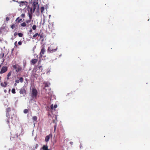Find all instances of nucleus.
<instances>
[{"mask_svg":"<svg viewBox=\"0 0 150 150\" xmlns=\"http://www.w3.org/2000/svg\"><path fill=\"white\" fill-rule=\"evenodd\" d=\"M32 119L33 121H36L37 120V117L36 116H34L33 117Z\"/></svg>","mask_w":150,"mask_h":150,"instance_id":"obj_20","label":"nucleus"},{"mask_svg":"<svg viewBox=\"0 0 150 150\" xmlns=\"http://www.w3.org/2000/svg\"><path fill=\"white\" fill-rule=\"evenodd\" d=\"M35 10H34V9L33 8H30V13L32 14L33 13H34Z\"/></svg>","mask_w":150,"mask_h":150,"instance_id":"obj_21","label":"nucleus"},{"mask_svg":"<svg viewBox=\"0 0 150 150\" xmlns=\"http://www.w3.org/2000/svg\"><path fill=\"white\" fill-rule=\"evenodd\" d=\"M21 25L22 27H24L26 26V24L25 22H24L21 23Z\"/></svg>","mask_w":150,"mask_h":150,"instance_id":"obj_18","label":"nucleus"},{"mask_svg":"<svg viewBox=\"0 0 150 150\" xmlns=\"http://www.w3.org/2000/svg\"><path fill=\"white\" fill-rule=\"evenodd\" d=\"M23 112L24 113H27L28 112V110L27 109H25L23 111Z\"/></svg>","mask_w":150,"mask_h":150,"instance_id":"obj_28","label":"nucleus"},{"mask_svg":"<svg viewBox=\"0 0 150 150\" xmlns=\"http://www.w3.org/2000/svg\"><path fill=\"white\" fill-rule=\"evenodd\" d=\"M7 85V83L6 82H5L4 83H1V85L2 87H5Z\"/></svg>","mask_w":150,"mask_h":150,"instance_id":"obj_15","label":"nucleus"},{"mask_svg":"<svg viewBox=\"0 0 150 150\" xmlns=\"http://www.w3.org/2000/svg\"><path fill=\"white\" fill-rule=\"evenodd\" d=\"M8 70L7 67L6 66H4L2 68L0 72V74H2L6 72Z\"/></svg>","mask_w":150,"mask_h":150,"instance_id":"obj_4","label":"nucleus"},{"mask_svg":"<svg viewBox=\"0 0 150 150\" xmlns=\"http://www.w3.org/2000/svg\"><path fill=\"white\" fill-rule=\"evenodd\" d=\"M18 44L20 45H21L22 44V42L21 41H20L18 42Z\"/></svg>","mask_w":150,"mask_h":150,"instance_id":"obj_38","label":"nucleus"},{"mask_svg":"<svg viewBox=\"0 0 150 150\" xmlns=\"http://www.w3.org/2000/svg\"><path fill=\"white\" fill-rule=\"evenodd\" d=\"M38 68L40 70L39 71L42 72V66H40Z\"/></svg>","mask_w":150,"mask_h":150,"instance_id":"obj_22","label":"nucleus"},{"mask_svg":"<svg viewBox=\"0 0 150 150\" xmlns=\"http://www.w3.org/2000/svg\"><path fill=\"white\" fill-rule=\"evenodd\" d=\"M17 85L16 83L15 82V83H14V85L15 86H16Z\"/></svg>","mask_w":150,"mask_h":150,"instance_id":"obj_47","label":"nucleus"},{"mask_svg":"<svg viewBox=\"0 0 150 150\" xmlns=\"http://www.w3.org/2000/svg\"><path fill=\"white\" fill-rule=\"evenodd\" d=\"M3 62H4V59H3Z\"/></svg>","mask_w":150,"mask_h":150,"instance_id":"obj_50","label":"nucleus"},{"mask_svg":"<svg viewBox=\"0 0 150 150\" xmlns=\"http://www.w3.org/2000/svg\"><path fill=\"white\" fill-rule=\"evenodd\" d=\"M21 17L22 18H24L25 17V14L24 13H22L21 14Z\"/></svg>","mask_w":150,"mask_h":150,"instance_id":"obj_33","label":"nucleus"},{"mask_svg":"<svg viewBox=\"0 0 150 150\" xmlns=\"http://www.w3.org/2000/svg\"><path fill=\"white\" fill-rule=\"evenodd\" d=\"M13 68L15 70H16L18 67L16 65H13Z\"/></svg>","mask_w":150,"mask_h":150,"instance_id":"obj_30","label":"nucleus"},{"mask_svg":"<svg viewBox=\"0 0 150 150\" xmlns=\"http://www.w3.org/2000/svg\"><path fill=\"white\" fill-rule=\"evenodd\" d=\"M9 77H8V76H7V78H6L7 80L9 79Z\"/></svg>","mask_w":150,"mask_h":150,"instance_id":"obj_48","label":"nucleus"},{"mask_svg":"<svg viewBox=\"0 0 150 150\" xmlns=\"http://www.w3.org/2000/svg\"><path fill=\"white\" fill-rule=\"evenodd\" d=\"M39 36H40L41 39L43 38L42 40V41H43V38L44 37V34L43 33H39Z\"/></svg>","mask_w":150,"mask_h":150,"instance_id":"obj_12","label":"nucleus"},{"mask_svg":"<svg viewBox=\"0 0 150 150\" xmlns=\"http://www.w3.org/2000/svg\"><path fill=\"white\" fill-rule=\"evenodd\" d=\"M6 19L7 21H9V18L8 17H6Z\"/></svg>","mask_w":150,"mask_h":150,"instance_id":"obj_42","label":"nucleus"},{"mask_svg":"<svg viewBox=\"0 0 150 150\" xmlns=\"http://www.w3.org/2000/svg\"><path fill=\"white\" fill-rule=\"evenodd\" d=\"M38 92L37 90L35 88H32L31 92V96L33 98H36Z\"/></svg>","mask_w":150,"mask_h":150,"instance_id":"obj_1","label":"nucleus"},{"mask_svg":"<svg viewBox=\"0 0 150 150\" xmlns=\"http://www.w3.org/2000/svg\"><path fill=\"white\" fill-rule=\"evenodd\" d=\"M38 61L37 59H33L31 61V62L33 64H35Z\"/></svg>","mask_w":150,"mask_h":150,"instance_id":"obj_8","label":"nucleus"},{"mask_svg":"<svg viewBox=\"0 0 150 150\" xmlns=\"http://www.w3.org/2000/svg\"><path fill=\"white\" fill-rule=\"evenodd\" d=\"M50 134L49 135L47 136L45 138V141L46 142H47L49 141V139H50Z\"/></svg>","mask_w":150,"mask_h":150,"instance_id":"obj_13","label":"nucleus"},{"mask_svg":"<svg viewBox=\"0 0 150 150\" xmlns=\"http://www.w3.org/2000/svg\"><path fill=\"white\" fill-rule=\"evenodd\" d=\"M15 25L14 24H12L11 26V28H12V29H14L15 28Z\"/></svg>","mask_w":150,"mask_h":150,"instance_id":"obj_36","label":"nucleus"},{"mask_svg":"<svg viewBox=\"0 0 150 150\" xmlns=\"http://www.w3.org/2000/svg\"><path fill=\"white\" fill-rule=\"evenodd\" d=\"M23 81V79L22 77H21L18 80H17L15 81V82L16 83H19L20 82L22 83Z\"/></svg>","mask_w":150,"mask_h":150,"instance_id":"obj_6","label":"nucleus"},{"mask_svg":"<svg viewBox=\"0 0 150 150\" xmlns=\"http://www.w3.org/2000/svg\"><path fill=\"white\" fill-rule=\"evenodd\" d=\"M32 32V30L31 29H30V30H29V32H30V33H31Z\"/></svg>","mask_w":150,"mask_h":150,"instance_id":"obj_46","label":"nucleus"},{"mask_svg":"<svg viewBox=\"0 0 150 150\" xmlns=\"http://www.w3.org/2000/svg\"><path fill=\"white\" fill-rule=\"evenodd\" d=\"M17 41H16L14 43V45L16 46H17V45H16V44L17 43Z\"/></svg>","mask_w":150,"mask_h":150,"instance_id":"obj_44","label":"nucleus"},{"mask_svg":"<svg viewBox=\"0 0 150 150\" xmlns=\"http://www.w3.org/2000/svg\"><path fill=\"white\" fill-rule=\"evenodd\" d=\"M37 26L35 25H34L32 27V29L33 30H35L36 29Z\"/></svg>","mask_w":150,"mask_h":150,"instance_id":"obj_24","label":"nucleus"},{"mask_svg":"<svg viewBox=\"0 0 150 150\" xmlns=\"http://www.w3.org/2000/svg\"><path fill=\"white\" fill-rule=\"evenodd\" d=\"M11 92L15 94L16 93V90L15 88H13L11 90Z\"/></svg>","mask_w":150,"mask_h":150,"instance_id":"obj_25","label":"nucleus"},{"mask_svg":"<svg viewBox=\"0 0 150 150\" xmlns=\"http://www.w3.org/2000/svg\"><path fill=\"white\" fill-rule=\"evenodd\" d=\"M11 73H12V72L11 71L9 72L8 75H7V76H8V77H9L10 76L11 74Z\"/></svg>","mask_w":150,"mask_h":150,"instance_id":"obj_32","label":"nucleus"},{"mask_svg":"<svg viewBox=\"0 0 150 150\" xmlns=\"http://www.w3.org/2000/svg\"><path fill=\"white\" fill-rule=\"evenodd\" d=\"M57 107V104H56L54 105V108H56Z\"/></svg>","mask_w":150,"mask_h":150,"instance_id":"obj_41","label":"nucleus"},{"mask_svg":"<svg viewBox=\"0 0 150 150\" xmlns=\"http://www.w3.org/2000/svg\"><path fill=\"white\" fill-rule=\"evenodd\" d=\"M20 18V17H18L16 19V21H17L18 20V23H20L21 21H23L24 20V19H23H23H19Z\"/></svg>","mask_w":150,"mask_h":150,"instance_id":"obj_10","label":"nucleus"},{"mask_svg":"<svg viewBox=\"0 0 150 150\" xmlns=\"http://www.w3.org/2000/svg\"><path fill=\"white\" fill-rule=\"evenodd\" d=\"M56 49H53L51 47H49L47 50V52L49 53H52L56 51Z\"/></svg>","mask_w":150,"mask_h":150,"instance_id":"obj_5","label":"nucleus"},{"mask_svg":"<svg viewBox=\"0 0 150 150\" xmlns=\"http://www.w3.org/2000/svg\"><path fill=\"white\" fill-rule=\"evenodd\" d=\"M44 10V7L43 6H42L41 8V12L43 13Z\"/></svg>","mask_w":150,"mask_h":150,"instance_id":"obj_26","label":"nucleus"},{"mask_svg":"<svg viewBox=\"0 0 150 150\" xmlns=\"http://www.w3.org/2000/svg\"><path fill=\"white\" fill-rule=\"evenodd\" d=\"M38 146V144H36V146L35 147V149H36L37 147Z\"/></svg>","mask_w":150,"mask_h":150,"instance_id":"obj_45","label":"nucleus"},{"mask_svg":"<svg viewBox=\"0 0 150 150\" xmlns=\"http://www.w3.org/2000/svg\"><path fill=\"white\" fill-rule=\"evenodd\" d=\"M40 61H39V62H40Z\"/></svg>","mask_w":150,"mask_h":150,"instance_id":"obj_51","label":"nucleus"},{"mask_svg":"<svg viewBox=\"0 0 150 150\" xmlns=\"http://www.w3.org/2000/svg\"><path fill=\"white\" fill-rule=\"evenodd\" d=\"M17 33H16V32H15L14 33V36H15L16 35H17Z\"/></svg>","mask_w":150,"mask_h":150,"instance_id":"obj_43","label":"nucleus"},{"mask_svg":"<svg viewBox=\"0 0 150 150\" xmlns=\"http://www.w3.org/2000/svg\"><path fill=\"white\" fill-rule=\"evenodd\" d=\"M32 75L35 78H37L38 77V74L35 73H33L32 74Z\"/></svg>","mask_w":150,"mask_h":150,"instance_id":"obj_17","label":"nucleus"},{"mask_svg":"<svg viewBox=\"0 0 150 150\" xmlns=\"http://www.w3.org/2000/svg\"><path fill=\"white\" fill-rule=\"evenodd\" d=\"M0 57L1 58H2L3 57L4 55V53H1L0 54Z\"/></svg>","mask_w":150,"mask_h":150,"instance_id":"obj_35","label":"nucleus"},{"mask_svg":"<svg viewBox=\"0 0 150 150\" xmlns=\"http://www.w3.org/2000/svg\"><path fill=\"white\" fill-rule=\"evenodd\" d=\"M32 14L30 13H28L29 17L30 19V20H31L32 19Z\"/></svg>","mask_w":150,"mask_h":150,"instance_id":"obj_27","label":"nucleus"},{"mask_svg":"<svg viewBox=\"0 0 150 150\" xmlns=\"http://www.w3.org/2000/svg\"><path fill=\"white\" fill-rule=\"evenodd\" d=\"M20 6H22L24 4V2L23 1H21V2H20Z\"/></svg>","mask_w":150,"mask_h":150,"instance_id":"obj_31","label":"nucleus"},{"mask_svg":"<svg viewBox=\"0 0 150 150\" xmlns=\"http://www.w3.org/2000/svg\"><path fill=\"white\" fill-rule=\"evenodd\" d=\"M11 111V108H8L6 109V112H9Z\"/></svg>","mask_w":150,"mask_h":150,"instance_id":"obj_29","label":"nucleus"},{"mask_svg":"<svg viewBox=\"0 0 150 150\" xmlns=\"http://www.w3.org/2000/svg\"><path fill=\"white\" fill-rule=\"evenodd\" d=\"M45 52V47L43 46L41 49V51L40 52V58H42L43 56V55Z\"/></svg>","mask_w":150,"mask_h":150,"instance_id":"obj_3","label":"nucleus"},{"mask_svg":"<svg viewBox=\"0 0 150 150\" xmlns=\"http://www.w3.org/2000/svg\"><path fill=\"white\" fill-rule=\"evenodd\" d=\"M37 6L38 7V2L34 3L33 4V9H34V10H35L36 9V8Z\"/></svg>","mask_w":150,"mask_h":150,"instance_id":"obj_7","label":"nucleus"},{"mask_svg":"<svg viewBox=\"0 0 150 150\" xmlns=\"http://www.w3.org/2000/svg\"><path fill=\"white\" fill-rule=\"evenodd\" d=\"M18 67L16 70V71L17 72H18L20 71H21L22 70V68L21 67H20L19 65H17Z\"/></svg>","mask_w":150,"mask_h":150,"instance_id":"obj_9","label":"nucleus"},{"mask_svg":"<svg viewBox=\"0 0 150 150\" xmlns=\"http://www.w3.org/2000/svg\"><path fill=\"white\" fill-rule=\"evenodd\" d=\"M37 36H39V34L38 33H36L33 36L32 38L34 39L35 38L37 37Z\"/></svg>","mask_w":150,"mask_h":150,"instance_id":"obj_19","label":"nucleus"},{"mask_svg":"<svg viewBox=\"0 0 150 150\" xmlns=\"http://www.w3.org/2000/svg\"><path fill=\"white\" fill-rule=\"evenodd\" d=\"M51 108L53 110L54 109V107L53 106V104H52L51 105Z\"/></svg>","mask_w":150,"mask_h":150,"instance_id":"obj_39","label":"nucleus"},{"mask_svg":"<svg viewBox=\"0 0 150 150\" xmlns=\"http://www.w3.org/2000/svg\"><path fill=\"white\" fill-rule=\"evenodd\" d=\"M25 80H26V81H27V79H25Z\"/></svg>","mask_w":150,"mask_h":150,"instance_id":"obj_49","label":"nucleus"},{"mask_svg":"<svg viewBox=\"0 0 150 150\" xmlns=\"http://www.w3.org/2000/svg\"><path fill=\"white\" fill-rule=\"evenodd\" d=\"M9 112H6V117H8V119L7 120V123L8 124H9V118L10 117V115L9 113Z\"/></svg>","mask_w":150,"mask_h":150,"instance_id":"obj_11","label":"nucleus"},{"mask_svg":"<svg viewBox=\"0 0 150 150\" xmlns=\"http://www.w3.org/2000/svg\"><path fill=\"white\" fill-rule=\"evenodd\" d=\"M48 147L47 146L44 145L43 147H42V149L43 150H46L48 149Z\"/></svg>","mask_w":150,"mask_h":150,"instance_id":"obj_16","label":"nucleus"},{"mask_svg":"<svg viewBox=\"0 0 150 150\" xmlns=\"http://www.w3.org/2000/svg\"><path fill=\"white\" fill-rule=\"evenodd\" d=\"M44 84L45 85V87H48L50 85V83L48 82H44Z\"/></svg>","mask_w":150,"mask_h":150,"instance_id":"obj_14","label":"nucleus"},{"mask_svg":"<svg viewBox=\"0 0 150 150\" xmlns=\"http://www.w3.org/2000/svg\"><path fill=\"white\" fill-rule=\"evenodd\" d=\"M19 93L21 95H22L23 96H25L26 94L25 88L24 87L21 88L20 90Z\"/></svg>","mask_w":150,"mask_h":150,"instance_id":"obj_2","label":"nucleus"},{"mask_svg":"<svg viewBox=\"0 0 150 150\" xmlns=\"http://www.w3.org/2000/svg\"><path fill=\"white\" fill-rule=\"evenodd\" d=\"M2 31V29L1 28H0V34H1V33Z\"/></svg>","mask_w":150,"mask_h":150,"instance_id":"obj_40","label":"nucleus"},{"mask_svg":"<svg viewBox=\"0 0 150 150\" xmlns=\"http://www.w3.org/2000/svg\"><path fill=\"white\" fill-rule=\"evenodd\" d=\"M18 35L19 37H22L23 35V34L21 33H18Z\"/></svg>","mask_w":150,"mask_h":150,"instance_id":"obj_23","label":"nucleus"},{"mask_svg":"<svg viewBox=\"0 0 150 150\" xmlns=\"http://www.w3.org/2000/svg\"><path fill=\"white\" fill-rule=\"evenodd\" d=\"M30 21H31V20H30V19L29 20H26L25 21V23H28L30 22Z\"/></svg>","mask_w":150,"mask_h":150,"instance_id":"obj_37","label":"nucleus"},{"mask_svg":"<svg viewBox=\"0 0 150 150\" xmlns=\"http://www.w3.org/2000/svg\"><path fill=\"white\" fill-rule=\"evenodd\" d=\"M56 127H57V125H55L54 126V132H55L56 131Z\"/></svg>","mask_w":150,"mask_h":150,"instance_id":"obj_34","label":"nucleus"}]
</instances>
